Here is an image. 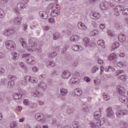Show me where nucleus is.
<instances>
[{
  "mask_svg": "<svg viewBox=\"0 0 128 128\" xmlns=\"http://www.w3.org/2000/svg\"><path fill=\"white\" fill-rule=\"evenodd\" d=\"M118 78L122 80H126V78H128V76L126 74L120 75L118 76Z\"/></svg>",
  "mask_w": 128,
  "mask_h": 128,
  "instance_id": "40",
  "label": "nucleus"
},
{
  "mask_svg": "<svg viewBox=\"0 0 128 128\" xmlns=\"http://www.w3.org/2000/svg\"><path fill=\"white\" fill-rule=\"evenodd\" d=\"M103 98L104 100H108L110 98V95L106 93H104L103 94Z\"/></svg>",
  "mask_w": 128,
  "mask_h": 128,
  "instance_id": "42",
  "label": "nucleus"
},
{
  "mask_svg": "<svg viewBox=\"0 0 128 128\" xmlns=\"http://www.w3.org/2000/svg\"><path fill=\"white\" fill-rule=\"evenodd\" d=\"M70 76V72L68 70H65L62 72V78H68Z\"/></svg>",
  "mask_w": 128,
  "mask_h": 128,
  "instance_id": "16",
  "label": "nucleus"
},
{
  "mask_svg": "<svg viewBox=\"0 0 128 128\" xmlns=\"http://www.w3.org/2000/svg\"><path fill=\"white\" fill-rule=\"evenodd\" d=\"M118 46H120V43H118V42H114L112 44V48H113V50H116V48H118Z\"/></svg>",
  "mask_w": 128,
  "mask_h": 128,
  "instance_id": "39",
  "label": "nucleus"
},
{
  "mask_svg": "<svg viewBox=\"0 0 128 128\" xmlns=\"http://www.w3.org/2000/svg\"><path fill=\"white\" fill-rule=\"evenodd\" d=\"M30 106H31V108H36L38 106V104L32 103Z\"/></svg>",
  "mask_w": 128,
  "mask_h": 128,
  "instance_id": "61",
  "label": "nucleus"
},
{
  "mask_svg": "<svg viewBox=\"0 0 128 128\" xmlns=\"http://www.w3.org/2000/svg\"><path fill=\"white\" fill-rule=\"evenodd\" d=\"M124 74V70H117L115 72V76H120V74Z\"/></svg>",
  "mask_w": 128,
  "mask_h": 128,
  "instance_id": "38",
  "label": "nucleus"
},
{
  "mask_svg": "<svg viewBox=\"0 0 128 128\" xmlns=\"http://www.w3.org/2000/svg\"><path fill=\"white\" fill-rule=\"evenodd\" d=\"M22 58H24L26 62L30 64H36V58L29 54H25L22 56Z\"/></svg>",
  "mask_w": 128,
  "mask_h": 128,
  "instance_id": "3",
  "label": "nucleus"
},
{
  "mask_svg": "<svg viewBox=\"0 0 128 128\" xmlns=\"http://www.w3.org/2000/svg\"><path fill=\"white\" fill-rule=\"evenodd\" d=\"M5 45L9 50H16V43L12 40H8L6 42Z\"/></svg>",
  "mask_w": 128,
  "mask_h": 128,
  "instance_id": "4",
  "label": "nucleus"
},
{
  "mask_svg": "<svg viewBox=\"0 0 128 128\" xmlns=\"http://www.w3.org/2000/svg\"><path fill=\"white\" fill-rule=\"evenodd\" d=\"M6 74V70L3 68L0 67V76H4Z\"/></svg>",
  "mask_w": 128,
  "mask_h": 128,
  "instance_id": "51",
  "label": "nucleus"
},
{
  "mask_svg": "<svg viewBox=\"0 0 128 128\" xmlns=\"http://www.w3.org/2000/svg\"><path fill=\"white\" fill-rule=\"evenodd\" d=\"M60 10L56 9L52 11L51 12V16L53 18H56V16H60Z\"/></svg>",
  "mask_w": 128,
  "mask_h": 128,
  "instance_id": "18",
  "label": "nucleus"
},
{
  "mask_svg": "<svg viewBox=\"0 0 128 128\" xmlns=\"http://www.w3.org/2000/svg\"><path fill=\"white\" fill-rule=\"evenodd\" d=\"M55 22H56V20H54V18H49V22H50V24H54Z\"/></svg>",
  "mask_w": 128,
  "mask_h": 128,
  "instance_id": "64",
  "label": "nucleus"
},
{
  "mask_svg": "<svg viewBox=\"0 0 128 128\" xmlns=\"http://www.w3.org/2000/svg\"><path fill=\"white\" fill-rule=\"evenodd\" d=\"M120 100L122 104H128V96H124L122 94L120 97Z\"/></svg>",
  "mask_w": 128,
  "mask_h": 128,
  "instance_id": "15",
  "label": "nucleus"
},
{
  "mask_svg": "<svg viewBox=\"0 0 128 128\" xmlns=\"http://www.w3.org/2000/svg\"><path fill=\"white\" fill-rule=\"evenodd\" d=\"M60 96H64L68 92V90L64 88H60Z\"/></svg>",
  "mask_w": 128,
  "mask_h": 128,
  "instance_id": "24",
  "label": "nucleus"
},
{
  "mask_svg": "<svg viewBox=\"0 0 128 128\" xmlns=\"http://www.w3.org/2000/svg\"><path fill=\"white\" fill-rule=\"evenodd\" d=\"M54 56H56V52H54L52 53H50L48 54L49 58H54Z\"/></svg>",
  "mask_w": 128,
  "mask_h": 128,
  "instance_id": "53",
  "label": "nucleus"
},
{
  "mask_svg": "<svg viewBox=\"0 0 128 128\" xmlns=\"http://www.w3.org/2000/svg\"><path fill=\"white\" fill-rule=\"evenodd\" d=\"M73 128H80V123L78 122H72Z\"/></svg>",
  "mask_w": 128,
  "mask_h": 128,
  "instance_id": "43",
  "label": "nucleus"
},
{
  "mask_svg": "<svg viewBox=\"0 0 128 128\" xmlns=\"http://www.w3.org/2000/svg\"><path fill=\"white\" fill-rule=\"evenodd\" d=\"M66 112L67 114H72V112H74V110H72V109L68 108L66 110Z\"/></svg>",
  "mask_w": 128,
  "mask_h": 128,
  "instance_id": "60",
  "label": "nucleus"
},
{
  "mask_svg": "<svg viewBox=\"0 0 128 128\" xmlns=\"http://www.w3.org/2000/svg\"><path fill=\"white\" fill-rule=\"evenodd\" d=\"M8 30H9L10 36H12V34H14V32H16V30L14 28H8Z\"/></svg>",
  "mask_w": 128,
  "mask_h": 128,
  "instance_id": "47",
  "label": "nucleus"
},
{
  "mask_svg": "<svg viewBox=\"0 0 128 128\" xmlns=\"http://www.w3.org/2000/svg\"><path fill=\"white\" fill-rule=\"evenodd\" d=\"M97 44L98 46H100L102 47V48H106V45H104V40H98L97 42Z\"/></svg>",
  "mask_w": 128,
  "mask_h": 128,
  "instance_id": "26",
  "label": "nucleus"
},
{
  "mask_svg": "<svg viewBox=\"0 0 128 128\" xmlns=\"http://www.w3.org/2000/svg\"><path fill=\"white\" fill-rule=\"evenodd\" d=\"M35 118L39 122H42L43 123L46 122V118L44 115L41 113H36L35 114Z\"/></svg>",
  "mask_w": 128,
  "mask_h": 128,
  "instance_id": "6",
  "label": "nucleus"
},
{
  "mask_svg": "<svg viewBox=\"0 0 128 128\" xmlns=\"http://www.w3.org/2000/svg\"><path fill=\"white\" fill-rule=\"evenodd\" d=\"M72 50L74 52H80L82 50V47L80 46L74 45L72 46Z\"/></svg>",
  "mask_w": 128,
  "mask_h": 128,
  "instance_id": "20",
  "label": "nucleus"
},
{
  "mask_svg": "<svg viewBox=\"0 0 128 128\" xmlns=\"http://www.w3.org/2000/svg\"><path fill=\"white\" fill-rule=\"evenodd\" d=\"M128 111L126 110H121L116 112V116L122 118L123 116H128Z\"/></svg>",
  "mask_w": 128,
  "mask_h": 128,
  "instance_id": "8",
  "label": "nucleus"
},
{
  "mask_svg": "<svg viewBox=\"0 0 128 128\" xmlns=\"http://www.w3.org/2000/svg\"><path fill=\"white\" fill-rule=\"evenodd\" d=\"M32 70L34 72H38V68L36 66H34L32 67Z\"/></svg>",
  "mask_w": 128,
  "mask_h": 128,
  "instance_id": "59",
  "label": "nucleus"
},
{
  "mask_svg": "<svg viewBox=\"0 0 128 128\" xmlns=\"http://www.w3.org/2000/svg\"><path fill=\"white\" fill-rule=\"evenodd\" d=\"M8 80H12V82H14V80H16V76L14 75H9L8 76Z\"/></svg>",
  "mask_w": 128,
  "mask_h": 128,
  "instance_id": "52",
  "label": "nucleus"
},
{
  "mask_svg": "<svg viewBox=\"0 0 128 128\" xmlns=\"http://www.w3.org/2000/svg\"><path fill=\"white\" fill-rule=\"evenodd\" d=\"M12 60H18V58H20V54L16 52H12Z\"/></svg>",
  "mask_w": 128,
  "mask_h": 128,
  "instance_id": "27",
  "label": "nucleus"
},
{
  "mask_svg": "<svg viewBox=\"0 0 128 128\" xmlns=\"http://www.w3.org/2000/svg\"><path fill=\"white\" fill-rule=\"evenodd\" d=\"M8 86L10 88H12L14 87V82L11 80L8 82Z\"/></svg>",
  "mask_w": 128,
  "mask_h": 128,
  "instance_id": "41",
  "label": "nucleus"
},
{
  "mask_svg": "<svg viewBox=\"0 0 128 128\" xmlns=\"http://www.w3.org/2000/svg\"><path fill=\"white\" fill-rule=\"evenodd\" d=\"M4 16V10L0 8V18H2Z\"/></svg>",
  "mask_w": 128,
  "mask_h": 128,
  "instance_id": "56",
  "label": "nucleus"
},
{
  "mask_svg": "<svg viewBox=\"0 0 128 128\" xmlns=\"http://www.w3.org/2000/svg\"><path fill=\"white\" fill-rule=\"evenodd\" d=\"M11 128H18V123L16 122H12L10 124Z\"/></svg>",
  "mask_w": 128,
  "mask_h": 128,
  "instance_id": "37",
  "label": "nucleus"
},
{
  "mask_svg": "<svg viewBox=\"0 0 128 128\" xmlns=\"http://www.w3.org/2000/svg\"><path fill=\"white\" fill-rule=\"evenodd\" d=\"M28 25L26 24H23L22 28L24 32L28 30Z\"/></svg>",
  "mask_w": 128,
  "mask_h": 128,
  "instance_id": "58",
  "label": "nucleus"
},
{
  "mask_svg": "<svg viewBox=\"0 0 128 128\" xmlns=\"http://www.w3.org/2000/svg\"><path fill=\"white\" fill-rule=\"evenodd\" d=\"M117 89L118 90V92L120 94H126V89L120 86H117Z\"/></svg>",
  "mask_w": 128,
  "mask_h": 128,
  "instance_id": "19",
  "label": "nucleus"
},
{
  "mask_svg": "<svg viewBox=\"0 0 128 128\" xmlns=\"http://www.w3.org/2000/svg\"><path fill=\"white\" fill-rule=\"evenodd\" d=\"M28 3V0H21V2L17 4L14 8V12L16 14H20V10H22L26 8V4Z\"/></svg>",
  "mask_w": 128,
  "mask_h": 128,
  "instance_id": "1",
  "label": "nucleus"
},
{
  "mask_svg": "<svg viewBox=\"0 0 128 128\" xmlns=\"http://www.w3.org/2000/svg\"><path fill=\"white\" fill-rule=\"evenodd\" d=\"M94 83L96 86H99L100 84V80L96 79L94 80Z\"/></svg>",
  "mask_w": 128,
  "mask_h": 128,
  "instance_id": "49",
  "label": "nucleus"
},
{
  "mask_svg": "<svg viewBox=\"0 0 128 128\" xmlns=\"http://www.w3.org/2000/svg\"><path fill=\"white\" fill-rule=\"evenodd\" d=\"M106 116L107 118H112L114 114V111H112V108L109 107L106 110Z\"/></svg>",
  "mask_w": 128,
  "mask_h": 128,
  "instance_id": "11",
  "label": "nucleus"
},
{
  "mask_svg": "<svg viewBox=\"0 0 128 128\" xmlns=\"http://www.w3.org/2000/svg\"><path fill=\"white\" fill-rule=\"evenodd\" d=\"M23 104L24 106H28L30 104V101L28 99H24L23 100Z\"/></svg>",
  "mask_w": 128,
  "mask_h": 128,
  "instance_id": "55",
  "label": "nucleus"
},
{
  "mask_svg": "<svg viewBox=\"0 0 128 128\" xmlns=\"http://www.w3.org/2000/svg\"><path fill=\"white\" fill-rule=\"evenodd\" d=\"M38 43L34 38H30L28 42V46L27 47V50L30 52H32L36 50V45Z\"/></svg>",
  "mask_w": 128,
  "mask_h": 128,
  "instance_id": "2",
  "label": "nucleus"
},
{
  "mask_svg": "<svg viewBox=\"0 0 128 128\" xmlns=\"http://www.w3.org/2000/svg\"><path fill=\"white\" fill-rule=\"evenodd\" d=\"M90 34L91 36H96V34H98V30H95L90 32Z\"/></svg>",
  "mask_w": 128,
  "mask_h": 128,
  "instance_id": "46",
  "label": "nucleus"
},
{
  "mask_svg": "<svg viewBox=\"0 0 128 128\" xmlns=\"http://www.w3.org/2000/svg\"><path fill=\"white\" fill-rule=\"evenodd\" d=\"M28 76H25L23 80L22 81L20 82V84H23V86H27L28 85V80H26V78Z\"/></svg>",
  "mask_w": 128,
  "mask_h": 128,
  "instance_id": "29",
  "label": "nucleus"
},
{
  "mask_svg": "<svg viewBox=\"0 0 128 128\" xmlns=\"http://www.w3.org/2000/svg\"><path fill=\"white\" fill-rule=\"evenodd\" d=\"M92 18L93 20H98L100 18V14L98 13H96V12H92Z\"/></svg>",
  "mask_w": 128,
  "mask_h": 128,
  "instance_id": "30",
  "label": "nucleus"
},
{
  "mask_svg": "<svg viewBox=\"0 0 128 128\" xmlns=\"http://www.w3.org/2000/svg\"><path fill=\"white\" fill-rule=\"evenodd\" d=\"M83 42H84L85 46H86V47L90 46V38H84L83 40Z\"/></svg>",
  "mask_w": 128,
  "mask_h": 128,
  "instance_id": "25",
  "label": "nucleus"
},
{
  "mask_svg": "<svg viewBox=\"0 0 128 128\" xmlns=\"http://www.w3.org/2000/svg\"><path fill=\"white\" fill-rule=\"evenodd\" d=\"M39 15L40 16V18H43V20H46V18H48V13L44 11L40 12Z\"/></svg>",
  "mask_w": 128,
  "mask_h": 128,
  "instance_id": "17",
  "label": "nucleus"
},
{
  "mask_svg": "<svg viewBox=\"0 0 128 128\" xmlns=\"http://www.w3.org/2000/svg\"><path fill=\"white\" fill-rule=\"evenodd\" d=\"M80 82V79L76 78H72L70 81V84H78Z\"/></svg>",
  "mask_w": 128,
  "mask_h": 128,
  "instance_id": "22",
  "label": "nucleus"
},
{
  "mask_svg": "<svg viewBox=\"0 0 128 128\" xmlns=\"http://www.w3.org/2000/svg\"><path fill=\"white\" fill-rule=\"evenodd\" d=\"M19 42H20V44H22V46L23 48H26V46H28V44H26V42L24 41V38H20Z\"/></svg>",
  "mask_w": 128,
  "mask_h": 128,
  "instance_id": "33",
  "label": "nucleus"
},
{
  "mask_svg": "<svg viewBox=\"0 0 128 128\" xmlns=\"http://www.w3.org/2000/svg\"><path fill=\"white\" fill-rule=\"evenodd\" d=\"M100 112L96 111L94 113V118L96 120H98L100 118Z\"/></svg>",
  "mask_w": 128,
  "mask_h": 128,
  "instance_id": "35",
  "label": "nucleus"
},
{
  "mask_svg": "<svg viewBox=\"0 0 128 128\" xmlns=\"http://www.w3.org/2000/svg\"><path fill=\"white\" fill-rule=\"evenodd\" d=\"M46 78V75L44 74H40L39 76L40 80H44V78Z\"/></svg>",
  "mask_w": 128,
  "mask_h": 128,
  "instance_id": "57",
  "label": "nucleus"
},
{
  "mask_svg": "<svg viewBox=\"0 0 128 128\" xmlns=\"http://www.w3.org/2000/svg\"><path fill=\"white\" fill-rule=\"evenodd\" d=\"M78 26L80 30H88V27L84 25V24L80 22L78 24Z\"/></svg>",
  "mask_w": 128,
  "mask_h": 128,
  "instance_id": "14",
  "label": "nucleus"
},
{
  "mask_svg": "<svg viewBox=\"0 0 128 128\" xmlns=\"http://www.w3.org/2000/svg\"><path fill=\"white\" fill-rule=\"evenodd\" d=\"M122 14H123V16H128V8H124V9H122Z\"/></svg>",
  "mask_w": 128,
  "mask_h": 128,
  "instance_id": "45",
  "label": "nucleus"
},
{
  "mask_svg": "<svg viewBox=\"0 0 128 128\" xmlns=\"http://www.w3.org/2000/svg\"><path fill=\"white\" fill-rule=\"evenodd\" d=\"M25 80H28L29 82H32V84H36L38 80V79L34 77H31L30 76H27L25 78Z\"/></svg>",
  "mask_w": 128,
  "mask_h": 128,
  "instance_id": "10",
  "label": "nucleus"
},
{
  "mask_svg": "<svg viewBox=\"0 0 128 128\" xmlns=\"http://www.w3.org/2000/svg\"><path fill=\"white\" fill-rule=\"evenodd\" d=\"M6 56V54L4 53L0 52V59L1 58H4Z\"/></svg>",
  "mask_w": 128,
  "mask_h": 128,
  "instance_id": "63",
  "label": "nucleus"
},
{
  "mask_svg": "<svg viewBox=\"0 0 128 128\" xmlns=\"http://www.w3.org/2000/svg\"><path fill=\"white\" fill-rule=\"evenodd\" d=\"M99 68L98 66H94L91 69V72L92 74H96Z\"/></svg>",
  "mask_w": 128,
  "mask_h": 128,
  "instance_id": "36",
  "label": "nucleus"
},
{
  "mask_svg": "<svg viewBox=\"0 0 128 128\" xmlns=\"http://www.w3.org/2000/svg\"><path fill=\"white\" fill-rule=\"evenodd\" d=\"M114 4H112V3H111L110 2H108L106 4H100V8H101V10H103L110 8H114Z\"/></svg>",
  "mask_w": 128,
  "mask_h": 128,
  "instance_id": "7",
  "label": "nucleus"
},
{
  "mask_svg": "<svg viewBox=\"0 0 128 128\" xmlns=\"http://www.w3.org/2000/svg\"><path fill=\"white\" fill-rule=\"evenodd\" d=\"M74 92L76 96H82V89L80 88L76 89L74 90Z\"/></svg>",
  "mask_w": 128,
  "mask_h": 128,
  "instance_id": "34",
  "label": "nucleus"
},
{
  "mask_svg": "<svg viewBox=\"0 0 128 128\" xmlns=\"http://www.w3.org/2000/svg\"><path fill=\"white\" fill-rule=\"evenodd\" d=\"M120 128H128V123L124 121L121 122H120Z\"/></svg>",
  "mask_w": 128,
  "mask_h": 128,
  "instance_id": "28",
  "label": "nucleus"
},
{
  "mask_svg": "<svg viewBox=\"0 0 128 128\" xmlns=\"http://www.w3.org/2000/svg\"><path fill=\"white\" fill-rule=\"evenodd\" d=\"M22 22V17L20 16H18L13 20V22L14 24H17L18 26Z\"/></svg>",
  "mask_w": 128,
  "mask_h": 128,
  "instance_id": "9",
  "label": "nucleus"
},
{
  "mask_svg": "<svg viewBox=\"0 0 128 128\" xmlns=\"http://www.w3.org/2000/svg\"><path fill=\"white\" fill-rule=\"evenodd\" d=\"M37 86L38 88H40L41 90H46L48 88V87L46 86V84L42 81L38 82Z\"/></svg>",
  "mask_w": 128,
  "mask_h": 128,
  "instance_id": "12",
  "label": "nucleus"
},
{
  "mask_svg": "<svg viewBox=\"0 0 128 128\" xmlns=\"http://www.w3.org/2000/svg\"><path fill=\"white\" fill-rule=\"evenodd\" d=\"M114 27L117 28V30H121L122 26L120 23L116 22L114 24Z\"/></svg>",
  "mask_w": 128,
  "mask_h": 128,
  "instance_id": "50",
  "label": "nucleus"
},
{
  "mask_svg": "<svg viewBox=\"0 0 128 128\" xmlns=\"http://www.w3.org/2000/svg\"><path fill=\"white\" fill-rule=\"evenodd\" d=\"M56 66V63L54 62H50V63L47 64L48 68H53V66Z\"/></svg>",
  "mask_w": 128,
  "mask_h": 128,
  "instance_id": "54",
  "label": "nucleus"
},
{
  "mask_svg": "<svg viewBox=\"0 0 128 128\" xmlns=\"http://www.w3.org/2000/svg\"><path fill=\"white\" fill-rule=\"evenodd\" d=\"M126 37L125 35L124 34H120L118 36V40L120 42H126Z\"/></svg>",
  "mask_w": 128,
  "mask_h": 128,
  "instance_id": "23",
  "label": "nucleus"
},
{
  "mask_svg": "<svg viewBox=\"0 0 128 128\" xmlns=\"http://www.w3.org/2000/svg\"><path fill=\"white\" fill-rule=\"evenodd\" d=\"M116 58V54L113 53L108 56V60H115Z\"/></svg>",
  "mask_w": 128,
  "mask_h": 128,
  "instance_id": "44",
  "label": "nucleus"
},
{
  "mask_svg": "<svg viewBox=\"0 0 128 128\" xmlns=\"http://www.w3.org/2000/svg\"><path fill=\"white\" fill-rule=\"evenodd\" d=\"M80 40V36L78 35H74L70 38V42H78Z\"/></svg>",
  "mask_w": 128,
  "mask_h": 128,
  "instance_id": "21",
  "label": "nucleus"
},
{
  "mask_svg": "<svg viewBox=\"0 0 128 128\" xmlns=\"http://www.w3.org/2000/svg\"><path fill=\"white\" fill-rule=\"evenodd\" d=\"M4 34L6 36H10V34L8 30V29H6L4 30Z\"/></svg>",
  "mask_w": 128,
  "mask_h": 128,
  "instance_id": "48",
  "label": "nucleus"
},
{
  "mask_svg": "<svg viewBox=\"0 0 128 128\" xmlns=\"http://www.w3.org/2000/svg\"><path fill=\"white\" fill-rule=\"evenodd\" d=\"M22 95L20 94L15 93L14 94L13 98L14 100H20Z\"/></svg>",
  "mask_w": 128,
  "mask_h": 128,
  "instance_id": "32",
  "label": "nucleus"
},
{
  "mask_svg": "<svg viewBox=\"0 0 128 128\" xmlns=\"http://www.w3.org/2000/svg\"><path fill=\"white\" fill-rule=\"evenodd\" d=\"M124 8V6H116L114 8L115 12H121Z\"/></svg>",
  "mask_w": 128,
  "mask_h": 128,
  "instance_id": "31",
  "label": "nucleus"
},
{
  "mask_svg": "<svg viewBox=\"0 0 128 128\" xmlns=\"http://www.w3.org/2000/svg\"><path fill=\"white\" fill-rule=\"evenodd\" d=\"M104 124V118H102L98 120L96 124H94V123L93 122H92L90 124V126L91 128H100V126H102Z\"/></svg>",
  "mask_w": 128,
  "mask_h": 128,
  "instance_id": "5",
  "label": "nucleus"
},
{
  "mask_svg": "<svg viewBox=\"0 0 128 128\" xmlns=\"http://www.w3.org/2000/svg\"><path fill=\"white\" fill-rule=\"evenodd\" d=\"M38 104L39 105H40L41 106H42L44 105V101L40 100H39L38 101Z\"/></svg>",
  "mask_w": 128,
  "mask_h": 128,
  "instance_id": "62",
  "label": "nucleus"
},
{
  "mask_svg": "<svg viewBox=\"0 0 128 128\" xmlns=\"http://www.w3.org/2000/svg\"><path fill=\"white\" fill-rule=\"evenodd\" d=\"M32 96L34 98H42V94L40 93L39 91L36 90L32 93Z\"/></svg>",
  "mask_w": 128,
  "mask_h": 128,
  "instance_id": "13",
  "label": "nucleus"
}]
</instances>
